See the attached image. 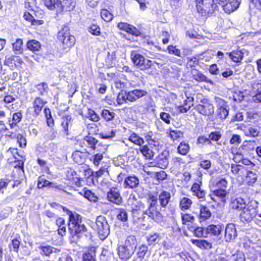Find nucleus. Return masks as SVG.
<instances>
[{
    "instance_id": "f257e3e1",
    "label": "nucleus",
    "mask_w": 261,
    "mask_h": 261,
    "mask_svg": "<svg viewBox=\"0 0 261 261\" xmlns=\"http://www.w3.org/2000/svg\"><path fill=\"white\" fill-rule=\"evenodd\" d=\"M195 3L197 13L206 18L212 16L218 11L217 4L221 5L227 12V0H195Z\"/></svg>"
},
{
    "instance_id": "f03ea898",
    "label": "nucleus",
    "mask_w": 261,
    "mask_h": 261,
    "mask_svg": "<svg viewBox=\"0 0 261 261\" xmlns=\"http://www.w3.org/2000/svg\"><path fill=\"white\" fill-rule=\"evenodd\" d=\"M63 211L68 216V229L72 237L87 231L86 227L83 223V219L81 215L69 210L63 208Z\"/></svg>"
},
{
    "instance_id": "7ed1b4c3",
    "label": "nucleus",
    "mask_w": 261,
    "mask_h": 261,
    "mask_svg": "<svg viewBox=\"0 0 261 261\" xmlns=\"http://www.w3.org/2000/svg\"><path fill=\"white\" fill-rule=\"evenodd\" d=\"M44 6L57 14L72 11L75 7V0H42Z\"/></svg>"
},
{
    "instance_id": "20e7f679",
    "label": "nucleus",
    "mask_w": 261,
    "mask_h": 261,
    "mask_svg": "<svg viewBox=\"0 0 261 261\" xmlns=\"http://www.w3.org/2000/svg\"><path fill=\"white\" fill-rule=\"evenodd\" d=\"M57 38L64 49L70 48L75 43V38L70 34V29L67 25H64L58 32Z\"/></svg>"
},
{
    "instance_id": "39448f33",
    "label": "nucleus",
    "mask_w": 261,
    "mask_h": 261,
    "mask_svg": "<svg viewBox=\"0 0 261 261\" xmlns=\"http://www.w3.org/2000/svg\"><path fill=\"white\" fill-rule=\"evenodd\" d=\"M258 203L254 200L249 201L245 207L242 209L240 214V219L243 222H251L257 215L256 208Z\"/></svg>"
},
{
    "instance_id": "423d86ee",
    "label": "nucleus",
    "mask_w": 261,
    "mask_h": 261,
    "mask_svg": "<svg viewBox=\"0 0 261 261\" xmlns=\"http://www.w3.org/2000/svg\"><path fill=\"white\" fill-rule=\"evenodd\" d=\"M94 229L96 230L100 239L105 240L109 234V226L106 218L102 216L96 218Z\"/></svg>"
},
{
    "instance_id": "0eeeda50",
    "label": "nucleus",
    "mask_w": 261,
    "mask_h": 261,
    "mask_svg": "<svg viewBox=\"0 0 261 261\" xmlns=\"http://www.w3.org/2000/svg\"><path fill=\"white\" fill-rule=\"evenodd\" d=\"M130 58L134 64L142 70L149 69L153 64L152 61L146 59L143 56L134 51L131 53Z\"/></svg>"
},
{
    "instance_id": "6e6552de",
    "label": "nucleus",
    "mask_w": 261,
    "mask_h": 261,
    "mask_svg": "<svg viewBox=\"0 0 261 261\" xmlns=\"http://www.w3.org/2000/svg\"><path fill=\"white\" fill-rule=\"evenodd\" d=\"M195 110L199 114L207 116L213 115L214 112L213 105L206 98L200 100V103L196 105Z\"/></svg>"
},
{
    "instance_id": "1a4fd4ad",
    "label": "nucleus",
    "mask_w": 261,
    "mask_h": 261,
    "mask_svg": "<svg viewBox=\"0 0 261 261\" xmlns=\"http://www.w3.org/2000/svg\"><path fill=\"white\" fill-rule=\"evenodd\" d=\"M199 177L200 178L197 179V182H195L192 185L190 191L192 192L193 196L203 201L205 199L206 192L202 188V181L201 173H200Z\"/></svg>"
},
{
    "instance_id": "9d476101",
    "label": "nucleus",
    "mask_w": 261,
    "mask_h": 261,
    "mask_svg": "<svg viewBox=\"0 0 261 261\" xmlns=\"http://www.w3.org/2000/svg\"><path fill=\"white\" fill-rule=\"evenodd\" d=\"M107 200L115 204L120 205L123 201L118 186L112 187L110 188L107 193Z\"/></svg>"
},
{
    "instance_id": "9b49d317",
    "label": "nucleus",
    "mask_w": 261,
    "mask_h": 261,
    "mask_svg": "<svg viewBox=\"0 0 261 261\" xmlns=\"http://www.w3.org/2000/svg\"><path fill=\"white\" fill-rule=\"evenodd\" d=\"M231 171L234 177L231 178H236L239 182H242L244 178L247 173V171L245 167L240 164H231Z\"/></svg>"
},
{
    "instance_id": "f8f14e48",
    "label": "nucleus",
    "mask_w": 261,
    "mask_h": 261,
    "mask_svg": "<svg viewBox=\"0 0 261 261\" xmlns=\"http://www.w3.org/2000/svg\"><path fill=\"white\" fill-rule=\"evenodd\" d=\"M65 179L71 186H75L77 187L82 186L81 181L83 180V178L73 169L70 168L66 171Z\"/></svg>"
},
{
    "instance_id": "ddd939ff",
    "label": "nucleus",
    "mask_w": 261,
    "mask_h": 261,
    "mask_svg": "<svg viewBox=\"0 0 261 261\" xmlns=\"http://www.w3.org/2000/svg\"><path fill=\"white\" fill-rule=\"evenodd\" d=\"M50 188L57 190L65 191V187L62 185H58L48 181V180L42 178L41 176H39L37 180V188L38 189H43L44 188Z\"/></svg>"
},
{
    "instance_id": "4468645a",
    "label": "nucleus",
    "mask_w": 261,
    "mask_h": 261,
    "mask_svg": "<svg viewBox=\"0 0 261 261\" xmlns=\"http://www.w3.org/2000/svg\"><path fill=\"white\" fill-rule=\"evenodd\" d=\"M117 27L121 31L126 32L128 35L138 37L141 33L135 26L124 22H120L117 23Z\"/></svg>"
},
{
    "instance_id": "2eb2a0df",
    "label": "nucleus",
    "mask_w": 261,
    "mask_h": 261,
    "mask_svg": "<svg viewBox=\"0 0 261 261\" xmlns=\"http://www.w3.org/2000/svg\"><path fill=\"white\" fill-rule=\"evenodd\" d=\"M99 145H106V144L102 142H99L98 140L92 136H86L83 139V145H81V146L95 151L98 149V146Z\"/></svg>"
},
{
    "instance_id": "dca6fc26",
    "label": "nucleus",
    "mask_w": 261,
    "mask_h": 261,
    "mask_svg": "<svg viewBox=\"0 0 261 261\" xmlns=\"http://www.w3.org/2000/svg\"><path fill=\"white\" fill-rule=\"evenodd\" d=\"M98 148V149L95 151L96 153L90 159L93 165L96 167L99 166L100 162L103 159L104 154L107 151V145H99Z\"/></svg>"
},
{
    "instance_id": "f3484780",
    "label": "nucleus",
    "mask_w": 261,
    "mask_h": 261,
    "mask_svg": "<svg viewBox=\"0 0 261 261\" xmlns=\"http://www.w3.org/2000/svg\"><path fill=\"white\" fill-rule=\"evenodd\" d=\"M147 94L146 91L142 89H134L130 91L125 92V97L126 100L129 102H134L137 99L145 96Z\"/></svg>"
},
{
    "instance_id": "a211bd4d",
    "label": "nucleus",
    "mask_w": 261,
    "mask_h": 261,
    "mask_svg": "<svg viewBox=\"0 0 261 261\" xmlns=\"http://www.w3.org/2000/svg\"><path fill=\"white\" fill-rule=\"evenodd\" d=\"M40 254L42 257H50L53 253H58L61 251V249L55 248L47 244H41L38 246Z\"/></svg>"
},
{
    "instance_id": "6ab92c4d",
    "label": "nucleus",
    "mask_w": 261,
    "mask_h": 261,
    "mask_svg": "<svg viewBox=\"0 0 261 261\" xmlns=\"http://www.w3.org/2000/svg\"><path fill=\"white\" fill-rule=\"evenodd\" d=\"M227 192L226 189H211V194L210 197L211 199L214 202H216L214 196L218 198L220 201L224 205L226 203V196Z\"/></svg>"
},
{
    "instance_id": "aec40b11",
    "label": "nucleus",
    "mask_w": 261,
    "mask_h": 261,
    "mask_svg": "<svg viewBox=\"0 0 261 261\" xmlns=\"http://www.w3.org/2000/svg\"><path fill=\"white\" fill-rule=\"evenodd\" d=\"M47 103L46 100H43L40 97H36L32 102L33 116L34 117L38 116L41 114L43 107Z\"/></svg>"
},
{
    "instance_id": "412c9836",
    "label": "nucleus",
    "mask_w": 261,
    "mask_h": 261,
    "mask_svg": "<svg viewBox=\"0 0 261 261\" xmlns=\"http://www.w3.org/2000/svg\"><path fill=\"white\" fill-rule=\"evenodd\" d=\"M197 217L200 223L205 222L211 219L212 213L206 205L200 204L199 213Z\"/></svg>"
},
{
    "instance_id": "4be33fe9",
    "label": "nucleus",
    "mask_w": 261,
    "mask_h": 261,
    "mask_svg": "<svg viewBox=\"0 0 261 261\" xmlns=\"http://www.w3.org/2000/svg\"><path fill=\"white\" fill-rule=\"evenodd\" d=\"M55 224L57 229V233L61 237H64L67 233L66 220L63 217H58L55 220Z\"/></svg>"
},
{
    "instance_id": "5701e85b",
    "label": "nucleus",
    "mask_w": 261,
    "mask_h": 261,
    "mask_svg": "<svg viewBox=\"0 0 261 261\" xmlns=\"http://www.w3.org/2000/svg\"><path fill=\"white\" fill-rule=\"evenodd\" d=\"M73 119L71 115H65L61 118V126L65 136L69 135V127H71Z\"/></svg>"
},
{
    "instance_id": "b1692460",
    "label": "nucleus",
    "mask_w": 261,
    "mask_h": 261,
    "mask_svg": "<svg viewBox=\"0 0 261 261\" xmlns=\"http://www.w3.org/2000/svg\"><path fill=\"white\" fill-rule=\"evenodd\" d=\"M144 214L155 221H160L163 216L158 208L157 205L148 206L147 209L144 211Z\"/></svg>"
},
{
    "instance_id": "393cba45",
    "label": "nucleus",
    "mask_w": 261,
    "mask_h": 261,
    "mask_svg": "<svg viewBox=\"0 0 261 261\" xmlns=\"http://www.w3.org/2000/svg\"><path fill=\"white\" fill-rule=\"evenodd\" d=\"M139 178L135 175L127 176L123 182V187L125 189H134L137 188L139 185Z\"/></svg>"
},
{
    "instance_id": "a878e982",
    "label": "nucleus",
    "mask_w": 261,
    "mask_h": 261,
    "mask_svg": "<svg viewBox=\"0 0 261 261\" xmlns=\"http://www.w3.org/2000/svg\"><path fill=\"white\" fill-rule=\"evenodd\" d=\"M227 186V181L225 178L213 177L210 181L209 187L210 189H226Z\"/></svg>"
},
{
    "instance_id": "bb28decb",
    "label": "nucleus",
    "mask_w": 261,
    "mask_h": 261,
    "mask_svg": "<svg viewBox=\"0 0 261 261\" xmlns=\"http://www.w3.org/2000/svg\"><path fill=\"white\" fill-rule=\"evenodd\" d=\"M82 261H97L96 247L89 246L84 252L82 256Z\"/></svg>"
},
{
    "instance_id": "cd10ccee",
    "label": "nucleus",
    "mask_w": 261,
    "mask_h": 261,
    "mask_svg": "<svg viewBox=\"0 0 261 261\" xmlns=\"http://www.w3.org/2000/svg\"><path fill=\"white\" fill-rule=\"evenodd\" d=\"M134 251L126 248L121 245L117 247V253L119 257L123 261L129 259L134 253Z\"/></svg>"
},
{
    "instance_id": "c85d7f7f",
    "label": "nucleus",
    "mask_w": 261,
    "mask_h": 261,
    "mask_svg": "<svg viewBox=\"0 0 261 261\" xmlns=\"http://www.w3.org/2000/svg\"><path fill=\"white\" fill-rule=\"evenodd\" d=\"M181 219L182 224L186 226L188 229L193 228V225L195 223V218L192 214L188 213H181Z\"/></svg>"
},
{
    "instance_id": "c756f323",
    "label": "nucleus",
    "mask_w": 261,
    "mask_h": 261,
    "mask_svg": "<svg viewBox=\"0 0 261 261\" xmlns=\"http://www.w3.org/2000/svg\"><path fill=\"white\" fill-rule=\"evenodd\" d=\"M194 105V98L192 96H187L182 105L177 107V111L179 113H187Z\"/></svg>"
},
{
    "instance_id": "7c9ffc66",
    "label": "nucleus",
    "mask_w": 261,
    "mask_h": 261,
    "mask_svg": "<svg viewBox=\"0 0 261 261\" xmlns=\"http://www.w3.org/2000/svg\"><path fill=\"white\" fill-rule=\"evenodd\" d=\"M251 91L253 98L255 101L261 102V83L253 82L251 84Z\"/></svg>"
},
{
    "instance_id": "2f4dec72",
    "label": "nucleus",
    "mask_w": 261,
    "mask_h": 261,
    "mask_svg": "<svg viewBox=\"0 0 261 261\" xmlns=\"http://www.w3.org/2000/svg\"><path fill=\"white\" fill-rule=\"evenodd\" d=\"M145 215L146 214H144V211L143 212H141L139 210L133 209L132 217L133 222L139 225L145 226V224H143L145 219Z\"/></svg>"
},
{
    "instance_id": "473e14b6",
    "label": "nucleus",
    "mask_w": 261,
    "mask_h": 261,
    "mask_svg": "<svg viewBox=\"0 0 261 261\" xmlns=\"http://www.w3.org/2000/svg\"><path fill=\"white\" fill-rule=\"evenodd\" d=\"M171 196L169 191L163 190L159 195V201L161 207L165 208L171 200Z\"/></svg>"
},
{
    "instance_id": "72a5a7b5",
    "label": "nucleus",
    "mask_w": 261,
    "mask_h": 261,
    "mask_svg": "<svg viewBox=\"0 0 261 261\" xmlns=\"http://www.w3.org/2000/svg\"><path fill=\"white\" fill-rule=\"evenodd\" d=\"M166 135L173 142H179V140L184 137V133L182 131L172 129L170 128L167 129Z\"/></svg>"
},
{
    "instance_id": "f704fd0d",
    "label": "nucleus",
    "mask_w": 261,
    "mask_h": 261,
    "mask_svg": "<svg viewBox=\"0 0 261 261\" xmlns=\"http://www.w3.org/2000/svg\"><path fill=\"white\" fill-rule=\"evenodd\" d=\"M86 152H83L77 150L72 153L71 158L74 163L78 165H82L86 161Z\"/></svg>"
},
{
    "instance_id": "c9c22d12",
    "label": "nucleus",
    "mask_w": 261,
    "mask_h": 261,
    "mask_svg": "<svg viewBox=\"0 0 261 261\" xmlns=\"http://www.w3.org/2000/svg\"><path fill=\"white\" fill-rule=\"evenodd\" d=\"M137 245V240L135 236L130 235L127 237L122 246L135 251Z\"/></svg>"
},
{
    "instance_id": "e433bc0d",
    "label": "nucleus",
    "mask_w": 261,
    "mask_h": 261,
    "mask_svg": "<svg viewBox=\"0 0 261 261\" xmlns=\"http://www.w3.org/2000/svg\"><path fill=\"white\" fill-rule=\"evenodd\" d=\"M246 204L245 200L241 197L231 198L230 205L232 209L241 210Z\"/></svg>"
},
{
    "instance_id": "4c0bfd02",
    "label": "nucleus",
    "mask_w": 261,
    "mask_h": 261,
    "mask_svg": "<svg viewBox=\"0 0 261 261\" xmlns=\"http://www.w3.org/2000/svg\"><path fill=\"white\" fill-rule=\"evenodd\" d=\"M193 201L192 199L187 197H182L179 200V207L182 211H186L191 208Z\"/></svg>"
},
{
    "instance_id": "58836bf2",
    "label": "nucleus",
    "mask_w": 261,
    "mask_h": 261,
    "mask_svg": "<svg viewBox=\"0 0 261 261\" xmlns=\"http://www.w3.org/2000/svg\"><path fill=\"white\" fill-rule=\"evenodd\" d=\"M191 242L197 247L202 250L210 249L212 248V243L207 240L192 239Z\"/></svg>"
},
{
    "instance_id": "ea45409f",
    "label": "nucleus",
    "mask_w": 261,
    "mask_h": 261,
    "mask_svg": "<svg viewBox=\"0 0 261 261\" xmlns=\"http://www.w3.org/2000/svg\"><path fill=\"white\" fill-rule=\"evenodd\" d=\"M224 229V227L223 225L210 224L206 227L207 233L213 236L219 235Z\"/></svg>"
},
{
    "instance_id": "a19ab883",
    "label": "nucleus",
    "mask_w": 261,
    "mask_h": 261,
    "mask_svg": "<svg viewBox=\"0 0 261 261\" xmlns=\"http://www.w3.org/2000/svg\"><path fill=\"white\" fill-rule=\"evenodd\" d=\"M26 46L29 50L36 53L41 50L42 45L39 41L35 39H31L27 42Z\"/></svg>"
},
{
    "instance_id": "79ce46f5",
    "label": "nucleus",
    "mask_w": 261,
    "mask_h": 261,
    "mask_svg": "<svg viewBox=\"0 0 261 261\" xmlns=\"http://www.w3.org/2000/svg\"><path fill=\"white\" fill-rule=\"evenodd\" d=\"M139 151L142 153L145 159L152 160L154 156V152L149 148L147 144L142 145L140 146Z\"/></svg>"
},
{
    "instance_id": "37998d69",
    "label": "nucleus",
    "mask_w": 261,
    "mask_h": 261,
    "mask_svg": "<svg viewBox=\"0 0 261 261\" xmlns=\"http://www.w3.org/2000/svg\"><path fill=\"white\" fill-rule=\"evenodd\" d=\"M128 140L134 144L139 146H141L145 142L142 137H140L139 134L133 132H131L128 138Z\"/></svg>"
},
{
    "instance_id": "c03bdc74",
    "label": "nucleus",
    "mask_w": 261,
    "mask_h": 261,
    "mask_svg": "<svg viewBox=\"0 0 261 261\" xmlns=\"http://www.w3.org/2000/svg\"><path fill=\"white\" fill-rule=\"evenodd\" d=\"M81 195H83L86 199H88L91 202H96L98 201V198L94 193L88 189L87 188H84L83 192L80 193Z\"/></svg>"
},
{
    "instance_id": "a18cd8bd",
    "label": "nucleus",
    "mask_w": 261,
    "mask_h": 261,
    "mask_svg": "<svg viewBox=\"0 0 261 261\" xmlns=\"http://www.w3.org/2000/svg\"><path fill=\"white\" fill-rule=\"evenodd\" d=\"M100 116L105 122H109L114 120L116 117V114L113 111L103 109L101 110Z\"/></svg>"
},
{
    "instance_id": "49530a36",
    "label": "nucleus",
    "mask_w": 261,
    "mask_h": 261,
    "mask_svg": "<svg viewBox=\"0 0 261 261\" xmlns=\"http://www.w3.org/2000/svg\"><path fill=\"white\" fill-rule=\"evenodd\" d=\"M221 101L219 103V107L217 110L218 116L221 119H224L228 115V111L227 110L226 102L222 100V103L220 105Z\"/></svg>"
},
{
    "instance_id": "de8ad7c7",
    "label": "nucleus",
    "mask_w": 261,
    "mask_h": 261,
    "mask_svg": "<svg viewBox=\"0 0 261 261\" xmlns=\"http://www.w3.org/2000/svg\"><path fill=\"white\" fill-rule=\"evenodd\" d=\"M136 255L138 258L142 260L148 252V246L145 244H142L136 248Z\"/></svg>"
},
{
    "instance_id": "09e8293b",
    "label": "nucleus",
    "mask_w": 261,
    "mask_h": 261,
    "mask_svg": "<svg viewBox=\"0 0 261 261\" xmlns=\"http://www.w3.org/2000/svg\"><path fill=\"white\" fill-rule=\"evenodd\" d=\"M190 145L185 141L180 142L177 147V152L182 155H187L190 151Z\"/></svg>"
},
{
    "instance_id": "8fccbe9b",
    "label": "nucleus",
    "mask_w": 261,
    "mask_h": 261,
    "mask_svg": "<svg viewBox=\"0 0 261 261\" xmlns=\"http://www.w3.org/2000/svg\"><path fill=\"white\" fill-rule=\"evenodd\" d=\"M22 118V114L21 112H17L13 113L11 120H9V126L11 128L15 127L19 123Z\"/></svg>"
},
{
    "instance_id": "3c124183",
    "label": "nucleus",
    "mask_w": 261,
    "mask_h": 261,
    "mask_svg": "<svg viewBox=\"0 0 261 261\" xmlns=\"http://www.w3.org/2000/svg\"><path fill=\"white\" fill-rule=\"evenodd\" d=\"M23 44L22 39L17 38L15 41L12 44V49L15 54H20L23 52Z\"/></svg>"
},
{
    "instance_id": "603ef678",
    "label": "nucleus",
    "mask_w": 261,
    "mask_h": 261,
    "mask_svg": "<svg viewBox=\"0 0 261 261\" xmlns=\"http://www.w3.org/2000/svg\"><path fill=\"white\" fill-rule=\"evenodd\" d=\"M100 15L101 19L106 22H111L114 18L113 13L105 8L100 10Z\"/></svg>"
},
{
    "instance_id": "864d4df0",
    "label": "nucleus",
    "mask_w": 261,
    "mask_h": 261,
    "mask_svg": "<svg viewBox=\"0 0 261 261\" xmlns=\"http://www.w3.org/2000/svg\"><path fill=\"white\" fill-rule=\"evenodd\" d=\"M243 57V53L241 50H234L229 53V58L234 62L240 63L242 60Z\"/></svg>"
},
{
    "instance_id": "5fc2aeb1",
    "label": "nucleus",
    "mask_w": 261,
    "mask_h": 261,
    "mask_svg": "<svg viewBox=\"0 0 261 261\" xmlns=\"http://www.w3.org/2000/svg\"><path fill=\"white\" fill-rule=\"evenodd\" d=\"M36 87L39 94L41 96L47 94L49 90L47 84L45 82L40 83Z\"/></svg>"
},
{
    "instance_id": "6e6d98bb",
    "label": "nucleus",
    "mask_w": 261,
    "mask_h": 261,
    "mask_svg": "<svg viewBox=\"0 0 261 261\" xmlns=\"http://www.w3.org/2000/svg\"><path fill=\"white\" fill-rule=\"evenodd\" d=\"M87 118L89 120L94 122H97L100 120L99 116L91 108H88L87 110Z\"/></svg>"
},
{
    "instance_id": "4d7b16f0",
    "label": "nucleus",
    "mask_w": 261,
    "mask_h": 261,
    "mask_svg": "<svg viewBox=\"0 0 261 261\" xmlns=\"http://www.w3.org/2000/svg\"><path fill=\"white\" fill-rule=\"evenodd\" d=\"M17 140V143L20 148H25L27 145V141L25 137L21 134H17L16 135L15 138Z\"/></svg>"
},
{
    "instance_id": "13d9d810",
    "label": "nucleus",
    "mask_w": 261,
    "mask_h": 261,
    "mask_svg": "<svg viewBox=\"0 0 261 261\" xmlns=\"http://www.w3.org/2000/svg\"><path fill=\"white\" fill-rule=\"evenodd\" d=\"M84 176L87 182L94 184V172L90 168L86 169L84 172Z\"/></svg>"
},
{
    "instance_id": "bf43d9fd",
    "label": "nucleus",
    "mask_w": 261,
    "mask_h": 261,
    "mask_svg": "<svg viewBox=\"0 0 261 261\" xmlns=\"http://www.w3.org/2000/svg\"><path fill=\"white\" fill-rule=\"evenodd\" d=\"M20 239L19 237L18 238H15L12 240L11 243L10 244L9 248L14 252L17 253L19 251L20 245Z\"/></svg>"
},
{
    "instance_id": "052dcab7",
    "label": "nucleus",
    "mask_w": 261,
    "mask_h": 261,
    "mask_svg": "<svg viewBox=\"0 0 261 261\" xmlns=\"http://www.w3.org/2000/svg\"><path fill=\"white\" fill-rule=\"evenodd\" d=\"M193 228H189L188 230L193 232L195 237L198 238L202 237L203 236L204 228L202 227L196 226V223L193 225Z\"/></svg>"
},
{
    "instance_id": "680f3d73",
    "label": "nucleus",
    "mask_w": 261,
    "mask_h": 261,
    "mask_svg": "<svg viewBox=\"0 0 261 261\" xmlns=\"http://www.w3.org/2000/svg\"><path fill=\"white\" fill-rule=\"evenodd\" d=\"M159 234L153 233L150 234L147 238V241L149 245H155L160 240Z\"/></svg>"
},
{
    "instance_id": "e2e57ef3",
    "label": "nucleus",
    "mask_w": 261,
    "mask_h": 261,
    "mask_svg": "<svg viewBox=\"0 0 261 261\" xmlns=\"http://www.w3.org/2000/svg\"><path fill=\"white\" fill-rule=\"evenodd\" d=\"M193 78L194 80L199 83H210L211 81L210 80L207 79L205 75L200 72H198L196 74H194L193 75Z\"/></svg>"
},
{
    "instance_id": "0e129e2a",
    "label": "nucleus",
    "mask_w": 261,
    "mask_h": 261,
    "mask_svg": "<svg viewBox=\"0 0 261 261\" xmlns=\"http://www.w3.org/2000/svg\"><path fill=\"white\" fill-rule=\"evenodd\" d=\"M118 213L117 215V219L122 221L126 222L128 220V216L127 212L122 208H119L117 209Z\"/></svg>"
},
{
    "instance_id": "69168bd1",
    "label": "nucleus",
    "mask_w": 261,
    "mask_h": 261,
    "mask_svg": "<svg viewBox=\"0 0 261 261\" xmlns=\"http://www.w3.org/2000/svg\"><path fill=\"white\" fill-rule=\"evenodd\" d=\"M249 9L250 14H252V13H255V12H253L252 9L255 8L257 9H261V0H249Z\"/></svg>"
},
{
    "instance_id": "338daca9",
    "label": "nucleus",
    "mask_w": 261,
    "mask_h": 261,
    "mask_svg": "<svg viewBox=\"0 0 261 261\" xmlns=\"http://www.w3.org/2000/svg\"><path fill=\"white\" fill-rule=\"evenodd\" d=\"M88 31L92 35L94 36H99L101 33L100 27L96 24H92L88 28Z\"/></svg>"
},
{
    "instance_id": "774afa93",
    "label": "nucleus",
    "mask_w": 261,
    "mask_h": 261,
    "mask_svg": "<svg viewBox=\"0 0 261 261\" xmlns=\"http://www.w3.org/2000/svg\"><path fill=\"white\" fill-rule=\"evenodd\" d=\"M208 137L210 141V144H212V142L219 141L221 138V135L219 132L214 131L211 132Z\"/></svg>"
}]
</instances>
